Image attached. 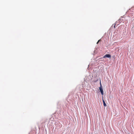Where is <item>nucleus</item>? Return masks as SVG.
I'll return each instance as SVG.
<instances>
[{
  "label": "nucleus",
  "instance_id": "20e7f679",
  "mask_svg": "<svg viewBox=\"0 0 134 134\" xmlns=\"http://www.w3.org/2000/svg\"><path fill=\"white\" fill-rule=\"evenodd\" d=\"M100 40H99L97 42V44H98L99 42V41H100Z\"/></svg>",
  "mask_w": 134,
  "mask_h": 134
},
{
  "label": "nucleus",
  "instance_id": "f257e3e1",
  "mask_svg": "<svg viewBox=\"0 0 134 134\" xmlns=\"http://www.w3.org/2000/svg\"><path fill=\"white\" fill-rule=\"evenodd\" d=\"M111 57V56L109 54H106L103 57V58H110Z\"/></svg>",
  "mask_w": 134,
  "mask_h": 134
},
{
  "label": "nucleus",
  "instance_id": "f03ea898",
  "mask_svg": "<svg viewBox=\"0 0 134 134\" xmlns=\"http://www.w3.org/2000/svg\"><path fill=\"white\" fill-rule=\"evenodd\" d=\"M100 86L99 88V90L100 91V92H103V89L102 88V85L100 82Z\"/></svg>",
  "mask_w": 134,
  "mask_h": 134
},
{
  "label": "nucleus",
  "instance_id": "39448f33",
  "mask_svg": "<svg viewBox=\"0 0 134 134\" xmlns=\"http://www.w3.org/2000/svg\"><path fill=\"white\" fill-rule=\"evenodd\" d=\"M101 93L102 95V96L104 94H103L104 93Z\"/></svg>",
  "mask_w": 134,
  "mask_h": 134
},
{
  "label": "nucleus",
  "instance_id": "7ed1b4c3",
  "mask_svg": "<svg viewBox=\"0 0 134 134\" xmlns=\"http://www.w3.org/2000/svg\"><path fill=\"white\" fill-rule=\"evenodd\" d=\"M102 99H103V105L104 106L106 107L107 106V105H106V104L105 103V101L103 99V96H102Z\"/></svg>",
  "mask_w": 134,
  "mask_h": 134
}]
</instances>
